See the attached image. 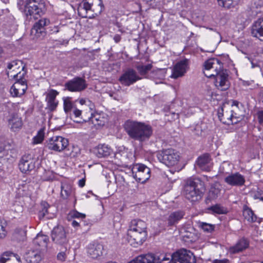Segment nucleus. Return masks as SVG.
I'll return each instance as SVG.
<instances>
[{"mask_svg":"<svg viewBox=\"0 0 263 263\" xmlns=\"http://www.w3.org/2000/svg\"><path fill=\"white\" fill-rule=\"evenodd\" d=\"M123 127L131 139L139 142L148 140L153 134L151 126L142 122L128 120Z\"/></svg>","mask_w":263,"mask_h":263,"instance_id":"1","label":"nucleus"},{"mask_svg":"<svg viewBox=\"0 0 263 263\" xmlns=\"http://www.w3.org/2000/svg\"><path fill=\"white\" fill-rule=\"evenodd\" d=\"M127 236L131 245L135 247L141 245L147 236L146 223L140 219L132 220L129 224Z\"/></svg>","mask_w":263,"mask_h":263,"instance_id":"2","label":"nucleus"},{"mask_svg":"<svg viewBox=\"0 0 263 263\" xmlns=\"http://www.w3.org/2000/svg\"><path fill=\"white\" fill-rule=\"evenodd\" d=\"M205 191L204 182L198 178L186 180L184 186L183 194L191 202L200 200Z\"/></svg>","mask_w":263,"mask_h":263,"instance_id":"3","label":"nucleus"},{"mask_svg":"<svg viewBox=\"0 0 263 263\" xmlns=\"http://www.w3.org/2000/svg\"><path fill=\"white\" fill-rule=\"evenodd\" d=\"M104 8L102 0H82L78 8L79 15L84 18H93L101 14Z\"/></svg>","mask_w":263,"mask_h":263,"instance_id":"4","label":"nucleus"},{"mask_svg":"<svg viewBox=\"0 0 263 263\" xmlns=\"http://www.w3.org/2000/svg\"><path fill=\"white\" fill-rule=\"evenodd\" d=\"M166 263H196V260L193 253L186 249L180 250L175 253L166 254Z\"/></svg>","mask_w":263,"mask_h":263,"instance_id":"5","label":"nucleus"},{"mask_svg":"<svg viewBox=\"0 0 263 263\" xmlns=\"http://www.w3.org/2000/svg\"><path fill=\"white\" fill-rule=\"evenodd\" d=\"M157 157L160 162L168 166L177 164L180 159L179 153L172 148L159 152L157 154Z\"/></svg>","mask_w":263,"mask_h":263,"instance_id":"6","label":"nucleus"},{"mask_svg":"<svg viewBox=\"0 0 263 263\" xmlns=\"http://www.w3.org/2000/svg\"><path fill=\"white\" fill-rule=\"evenodd\" d=\"M67 139L62 136H53L46 140L45 147L49 150L61 152L68 146Z\"/></svg>","mask_w":263,"mask_h":263,"instance_id":"7","label":"nucleus"},{"mask_svg":"<svg viewBox=\"0 0 263 263\" xmlns=\"http://www.w3.org/2000/svg\"><path fill=\"white\" fill-rule=\"evenodd\" d=\"M24 68L25 66L21 61H13L8 64L7 75L9 78L16 80L23 79L26 72H22L21 71H23Z\"/></svg>","mask_w":263,"mask_h":263,"instance_id":"8","label":"nucleus"},{"mask_svg":"<svg viewBox=\"0 0 263 263\" xmlns=\"http://www.w3.org/2000/svg\"><path fill=\"white\" fill-rule=\"evenodd\" d=\"M204 75L208 78L215 77V74L218 73L223 69L222 62L217 59H210L204 63Z\"/></svg>","mask_w":263,"mask_h":263,"instance_id":"9","label":"nucleus"},{"mask_svg":"<svg viewBox=\"0 0 263 263\" xmlns=\"http://www.w3.org/2000/svg\"><path fill=\"white\" fill-rule=\"evenodd\" d=\"M134 177L139 182H145L151 177V170L142 164H137L132 168Z\"/></svg>","mask_w":263,"mask_h":263,"instance_id":"10","label":"nucleus"},{"mask_svg":"<svg viewBox=\"0 0 263 263\" xmlns=\"http://www.w3.org/2000/svg\"><path fill=\"white\" fill-rule=\"evenodd\" d=\"M64 90L71 92H80L84 90L87 84L84 79L80 77H76L67 81L64 85Z\"/></svg>","mask_w":263,"mask_h":263,"instance_id":"11","label":"nucleus"},{"mask_svg":"<svg viewBox=\"0 0 263 263\" xmlns=\"http://www.w3.org/2000/svg\"><path fill=\"white\" fill-rule=\"evenodd\" d=\"M215 85L216 87L221 91L228 89L230 86V82L229 80V74L227 70L223 69L215 74Z\"/></svg>","mask_w":263,"mask_h":263,"instance_id":"12","label":"nucleus"},{"mask_svg":"<svg viewBox=\"0 0 263 263\" xmlns=\"http://www.w3.org/2000/svg\"><path fill=\"white\" fill-rule=\"evenodd\" d=\"M141 79L134 69L129 68L120 77L119 81L122 84L129 86Z\"/></svg>","mask_w":263,"mask_h":263,"instance_id":"13","label":"nucleus"},{"mask_svg":"<svg viewBox=\"0 0 263 263\" xmlns=\"http://www.w3.org/2000/svg\"><path fill=\"white\" fill-rule=\"evenodd\" d=\"M50 23L49 20L43 18L36 22L31 29V33L36 37H43L46 35L45 27Z\"/></svg>","mask_w":263,"mask_h":263,"instance_id":"14","label":"nucleus"},{"mask_svg":"<svg viewBox=\"0 0 263 263\" xmlns=\"http://www.w3.org/2000/svg\"><path fill=\"white\" fill-rule=\"evenodd\" d=\"M52 240L55 243L63 245L67 242V238L64 228L62 226L55 227L51 232Z\"/></svg>","mask_w":263,"mask_h":263,"instance_id":"15","label":"nucleus"},{"mask_svg":"<svg viewBox=\"0 0 263 263\" xmlns=\"http://www.w3.org/2000/svg\"><path fill=\"white\" fill-rule=\"evenodd\" d=\"M20 171L23 173H27L35 167L34 161L30 154L22 156L18 164Z\"/></svg>","mask_w":263,"mask_h":263,"instance_id":"16","label":"nucleus"},{"mask_svg":"<svg viewBox=\"0 0 263 263\" xmlns=\"http://www.w3.org/2000/svg\"><path fill=\"white\" fill-rule=\"evenodd\" d=\"M46 10V9L39 8L35 5L32 6L25 4L24 12L27 17H30V19L33 18L35 20L43 15L45 13Z\"/></svg>","mask_w":263,"mask_h":263,"instance_id":"17","label":"nucleus"},{"mask_svg":"<svg viewBox=\"0 0 263 263\" xmlns=\"http://www.w3.org/2000/svg\"><path fill=\"white\" fill-rule=\"evenodd\" d=\"M16 80L11 86L10 92L13 97H20L25 93L27 86L24 79Z\"/></svg>","mask_w":263,"mask_h":263,"instance_id":"18","label":"nucleus"},{"mask_svg":"<svg viewBox=\"0 0 263 263\" xmlns=\"http://www.w3.org/2000/svg\"><path fill=\"white\" fill-rule=\"evenodd\" d=\"M196 163L201 170L207 172L210 171L213 165L211 157L208 153L203 154L199 156Z\"/></svg>","mask_w":263,"mask_h":263,"instance_id":"19","label":"nucleus"},{"mask_svg":"<svg viewBox=\"0 0 263 263\" xmlns=\"http://www.w3.org/2000/svg\"><path fill=\"white\" fill-rule=\"evenodd\" d=\"M103 246L98 242L90 243L87 248L88 255L93 259H98L100 257L103 255Z\"/></svg>","mask_w":263,"mask_h":263,"instance_id":"20","label":"nucleus"},{"mask_svg":"<svg viewBox=\"0 0 263 263\" xmlns=\"http://www.w3.org/2000/svg\"><path fill=\"white\" fill-rule=\"evenodd\" d=\"M43 257L42 249L36 248L28 251L25 255V258L29 263H39Z\"/></svg>","mask_w":263,"mask_h":263,"instance_id":"21","label":"nucleus"},{"mask_svg":"<svg viewBox=\"0 0 263 263\" xmlns=\"http://www.w3.org/2000/svg\"><path fill=\"white\" fill-rule=\"evenodd\" d=\"M224 182L231 186H242L245 184L243 176L239 173H232L224 177Z\"/></svg>","mask_w":263,"mask_h":263,"instance_id":"22","label":"nucleus"},{"mask_svg":"<svg viewBox=\"0 0 263 263\" xmlns=\"http://www.w3.org/2000/svg\"><path fill=\"white\" fill-rule=\"evenodd\" d=\"M188 66V60L184 59L178 62L174 66L172 78L177 79L183 76L186 71Z\"/></svg>","mask_w":263,"mask_h":263,"instance_id":"23","label":"nucleus"},{"mask_svg":"<svg viewBox=\"0 0 263 263\" xmlns=\"http://www.w3.org/2000/svg\"><path fill=\"white\" fill-rule=\"evenodd\" d=\"M221 112L219 111L218 113V116L220 120L223 123L227 125L230 124H234L238 123V120H236L232 114L231 110L230 111H226L224 112L223 109L222 108L221 109Z\"/></svg>","mask_w":263,"mask_h":263,"instance_id":"24","label":"nucleus"},{"mask_svg":"<svg viewBox=\"0 0 263 263\" xmlns=\"http://www.w3.org/2000/svg\"><path fill=\"white\" fill-rule=\"evenodd\" d=\"M144 263H161L162 261H167L166 254L157 255L152 253L142 254Z\"/></svg>","mask_w":263,"mask_h":263,"instance_id":"25","label":"nucleus"},{"mask_svg":"<svg viewBox=\"0 0 263 263\" xmlns=\"http://www.w3.org/2000/svg\"><path fill=\"white\" fill-rule=\"evenodd\" d=\"M251 33L253 37L258 39L263 37V17L254 22L251 27Z\"/></svg>","mask_w":263,"mask_h":263,"instance_id":"26","label":"nucleus"},{"mask_svg":"<svg viewBox=\"0 0 263 263\" xmlns=\"http://www.w3.org/2000/svg\"><path fill=\"white\" fill-rule=\"evenodd\" d=\"M82 119L84 122L91 121L92 123L96 126H103L105 123V119L102 115L97 113L93 114L92 112H91L90 116H88L87 117H84V114Z\"/></svg>","mask_w":263,"mask_h":263,"instance_id":"27","label":"nucleus"},{"mask_svg":"<svg viewBox=\"0 0 263 263\" xmlns=\"http://www.w3.org/2000/svg\"><path fill=\"white\" fill-rule=\"evenodd\" d=\"M185 215L183 211L178 210L172 212L167 218L168 226H172L177 224Z\"/></svg>","mask_w":263,"mask_h":263,"instance_id":"28","label":"nucleus"},{"mask_svg":"<svg viewBox=\"0 0 263 263\" xmlns=\"http://www.w3.org/2000/svg\"><path fill=\"white\" fill-rule=\"evenodd\" d=\"M112 152L110 146L105 144H99L95 149V154L98 158L106 157Z\"/></svg>","mask_w":263,"mask_h":263,"instance_id":"29","label":"nucleus"},{"mask_svg":"<svg viewBox=\"0 0 263 263\" xmlns=\"http://www.w3.org/2000/svg\"><path fill=\"white\" fill-rule=\"evenodd\" d=\"M48 237L43 234H37L33 240V243L38 249L44 250L47 247Z\"/></svg>","mask_w":263,"mask_h":263,"instance_id":"30","label":"nucleus"},{"mask_svg":"<svg viewBox=\"0 0 263 263\" xmlns=\"http://www.w3.org/2000/svg\"><path fill=\"white\" fill-rule=\"evenodd\" d=\"M72 194L71 185L65 182H62L61 184V197L63 200H67Z\"/></svg>","mask_w":263,"mask_h":263,"instance_id":"31","label":"nucleus"},{"mask_svg":"<svg viewBox=\"0 0 263 263\" xmlns=\"http://www.w3.org/2000/svg\"><path fill=\"white\" fill-rule=\"evenodd\" d=\"M249 246L248 241L244 238L240 239L237 243L230 248V251L232 253H237L242 251Z\"/></svg>","mask_w":263,"mask_h":263,"instance_id":"32","label":"nucleus"},{"mask_svg":"<svg viewBox=\"0 0 263 263\" xmlns=\"http://www.w3.org/2000/svg\"><path fill=\"white\" fill-rule=\"evenodd\" d=\"M220 191V185L217 183L214 184L210 187L206 200H212L216 199L219 196Z\"/></svg>","mask_w":263,"mask_h":263,"instance_id":"33","label":"nucleus"},{"mask_svg":"<svg viewBox=\"0 0 263 263\" xmlns=\"http://www.w3.org/2000/svg\"><path fill=\"white\" fill-rule=\"evenodd\" d=\"M243 216L245 219L249 222L253 223L257 221V216L254 214L253 211L246 205L243 206Z\"/></svg>","mask_w":263,"mask_h":263,"instance_id":"34","label":"nucleus"},{"mask_svg":"<svg viewBox=\"0 0 263 263\" xmlns=\"http://www.w3.org/2000/svg\"><path fill=\"white\" fill-rule=\"evenodd\" d=\"M18 256L12 252H6L0 257V263H11V261H17Z\"/></svg>","mask_w":263,"mask_h":263,"instance_id":"35","label":"nucleus"},{"mask_svg":"<svg viewBox=\"0 0 263 263\" xmlns=\"http://www.w3.org/2000/svg\"><path fill=\"white\" fill-rule=\"evenodd\" d=\"M9 125L12 130L16 131L22 127V121L20 118L14 116L9 120Z\"/></svg>","mask_w":263,"mask_h":263,"instance_id":"36","label":"nucleus"},{"mask_svg":"<svg viewBox=\"0 0 263 263\" xmlns=\"http://www.w3.org/2000/svg\"><path fill=\"white\" fill-rule=\"evenodd\" d=\"M239 103L237 101H233L232 104V109L231 111L236 120L239 122L243 117V115L241 114V111L239 110Z\"/></svg>","mask_w":263,"mask_h":263,"instance_id":"37","label":"nucleus"},{"mask_svg":"<svg viewBox=\"0 0 263 263\" xmlns=\"http://www.w3.org/2000/svg\"><path fill=\"white\" fill-rule=\"evenodd\" d=\"M206 210L209 213L213 214H224L228 212L226 208L218 204L209 207Z\"/></svg>","mask_w":263,"mask_h":263,"instance_id":"38","label":"nucleus"},{"mask_svg":"<svg viewBox=\"0 0 263 263\" xmlns=\"http://www.w3.org/2000/svg\"><path fill=\"white\" fill-rule=\"evenodd\" d=\"M232 166L228 162H223L220 165L219 169V174L224 177L232 173Z\"/></svg>","mask_w":263,"mask_h":263,"instance_id":"39","label":"nucleus"},{"mask_svg":"<svg viewBox=\"0 0 263 263\" xmlns=\"http://www.w3.org/2000/svg\"><path fill=\"white\" fill-rule=\"evenodd\" d=\"M152 65L148 64L146 65H138L136 66L137 70L141 76H144L152 68Z\"/></svg>","mask_w":263,"mask_h":263,"instance_id":"40","label":"nucleus"},{"mask_svg":"<svg viewBox=\"0 0 263 263\" xmlns=\"http://www.w3.org/2000/svg\"><path fill=\"white\" fill-rule=\"evenodd\" d=\"M46 0H27L25 4L29 5H35V6L46 9Z\"/></svg>","mask_w":263,"mask_h":263,"instance_id":"41","label":"nucleus"},{"mask_svg":"<svg viewBox=\"0 0 263 263\" xmlns=\"http://www.w3.org/2000/svg\"><path fill=\"white\" fill-rule=\"evenodd\" d=\"M59 94V92L54 89H50L46 93V101H57L56 100L57 96Z\"/></svg>","mask_w":263,"mask_h":263,"instance_id":"42","label":"nucleus"},{"mask_svg":"<svg viewBox=\"0 0 263 263\" xmlns=\"http://www.w3.org/2000/svg\"><path fill=\"white\" fill-rule=\"evenodd\" d=\"M44 129L43 128L40 129L37 135L33 138V143L37 144L42 143L44 139Z\"/></svg>","mask_w":263,"mask_h":263,"instance_id":"43","label":"nucleus"},{"mask_svg":"<svg viewBox=\"0 0 263 263\" xmlns=\"http://www.w3.org/2000/svg\"><path fill=\"white\" fill-rule=\"evenodd\" d=\"M199 226L204 232L207 233L212 232L215 229V225L203 222H200L199 223Z\"/></svg>","mask_w":263,"mask_h":263,"instance_id":"44","label":"nucleus"},{"mask_svg":"<svg viewBox=\"0 0 263 263\" xmlns=\"http://www.w3.org/2000/svg\"><path fill=\"white\" fill-rule=\"evenodd\" d=\"M42 209L39 212V217L40 219L43 218L48 212L49 204L46 202H42L41 204Z\"/></svg>","mask_w":263,"mask_h":263,"instance_id":"45","label":"nucleus"},{"mask_svg":"<svg viewBox=\"0 0 263 263\" xmlns=\"http://www.w3.org/2000/svg\"><path fill=\"white\" fill-rule=\"evenodd\" d=\"M73 108V104L70 100V98L67 97L64 99V111L68 114Z\"/></svg>","mask_w":263,"mask_h":263,"instance_id":"46","label":"nucleus"},{"mask_svg":"<svg viewBox=\"0 0 263 263\" xmlns=\"http://www.w3.org/2000/svg\"><path fill=\"white\" fill-rule=\"evenodd\" d=\"M47 103L46 109L52 112L54 111L59 104L58 101H46Z\"/></svg>","mask_w":263,"mask_h":263,"instance_id":"47","label":"nucleus"},{"mask_svg":"<svg viewBox=\"0 0 263 263\" xmlns=\"http://www.w3.org/2000/svg\"><path fill=\"white\" fill-rule=\"evenodd\" d=\"M219 6L230 8L232 4L233 0H217Z\"/></svg>","mask_w":263,"mask_h":263,"instance_id":"48","label":"nucleus"},{"mask_svg":"<svg viewBox=\"0 0 263 263\" xmlns=\"http://www.w3.org/2000/svg\"><path fill=\"white\" fill-rule=\"evenodd\" d=\"M72 218L84 219L85 218L86 215L84 214L78 212L77 211H74L71 213Z\"/></svg>","mask_w":263,"mask_h":263,"instance_id":"49","label":"nucleus"},{"mask_svg":"<svg viewBox=\"0 0 263 263\" xmlns=\"http://www.w3.org/2000/svg\"><path fill=\"white\" fill-rule=\"evenodd\" d=\"M143 257L142 254L140 255L128 263H144Z\"/></svg>","mask_w":263,"mask_h":263,"instance_id":"50","label":"nucleus"},{"mask_svg":"<svg viewBox=\"0 0 263 263\" xmlns=\"http://www.w3.org/2000/svg\"><path fill=\"white\" fill-rule=\"evenodd\" d=\"M8 154V151L2 145L0 146V158H3Z\"/></svg>","mask_w":263,"mask_h":263,"instance_id":"51","label":"nucleus"},{"mask_svg":"<svg viewBox=\"0 0 263 263\" xmlns=\"http://www.w3.org/2000/svg\"><path fill=\"white\" fill-rule=\"evenodd\" d=\"M57 258L61 261H64L66 258V254L64 252H60L57 255Z\"/></svg>","mask_w":263,"mask_h":263,"instance_id":"52","label":"nucleus"},{"mask_svg":"<svg viewBox=\"0 0 263 263\" xmlns=\"http://www.w3.org/2000/svg\"><path fill=\"white\" fill-rule=\"evenodd\" d=\"M255 199H258L263 201V193L261 192H257L254 196Z\"/></svg>","mask_w":263,"mask_h":263,"instance_id":"53","label":"nucleus"},{"mask_svg":"<svg viewBox=\"0 0 263 263\" xmlns=\"http://www.w3.org/2000/svg\"><path fill=\"white\" fill-rule=\"evenodd\" d=\"M212 263H230V261L228 259H215Z\"/></svg>","mask_w":263,"mask_h":263,"instance_id":"54","label":"nucleus"},{"mask_svg":"<svg viewBox=\"0 0 263 263\" xmlns=\"http://www.w3.org/2000/svg\"><path fill=\"white\" fill-rule=\"evenodd\" d=\"M258 119L260 124H263V111H260L257 113Z\"/></svg>","mask_w":263,"mask_h":263,"instance_id":"55","label":"nucleus"},{"mask_svg":"<svg viewBox=\"0 0 263 263\" xmlns=\"http://www.w3.org/2000/svg\"><path fill=\"white\" fill-rule=\"evenodd\" d=\"M73 112L76 117H79L81 115V114H82L81 110H80L77 108H74Z\"/></svg>","mask_w":263,"mask_h":263,"instance_id":"56","label":"nucleus"},{"mask_svg":"<svg viewBox=\"0 0 263 263\" xmlns=\"http://www.w3.org/2000/svg\"><path fill=\"white\" fill-rule=\"evenodd\" d=\"M80 221H78L77 220H73L72 221L71 224L73 227H78L79 226Z\"/></svg>","mask_w":263,"mask_h":263,"instance_id":"57","label":"nucleus"},{"mask_svg":"<svg viewBox=\"0 0 263 263\" xmlns=\"http://www.w3.org/2000/svg\"><path fill=\"white\" fill-rule=\"evenodd\" d=\"M85 181L84 179L79 180V185L80 187H83L85 185Z\"/></svg>","mask_w":263,"mask_h":263,"instance_id":"58","label":"nucleus"},{"mask_svg":"<svg viewBox=\"0 0 263 263\" xmlns=\"http://www.w3.org/2000/svg\"><path fill=\"white\" fill-rule=\"evenodd\" d=\"M114 40L116 42L118 43L120 41V36L119 35H116L114 37Z\"/></svg>","mask_w":263,"mask_h":263,"instance_id":"59","label":"nucleus"},{"mask_svg":"<svg viewBox=\"0 0 263 263\" xmlns=\"http://www.w3.org/2000/svg\"><path fill=\"white\" fill-rule=\"evenodd\" d=\"M11 263H21L20 257L18 256L17 261H11Z\"/></svg>","mask_w":263,"mask_h":263,"instance_id":"60","label":"nucleus"},{"mask_svg":"<svg viewBox=\"0 0 263 263\" xmlns=\"http://www.w3.org/2000/svg\"><path fill=\"white\" fill-rule=\"evenodd\" d=\"M173 115H174V116H176V118H177V119H178V118H179V115H178V114H176L175 112H173Z\"/></svg>","mask_w":263,"mask_h":263,"instance_id":"61","label":"nucleus"},{"mask_svg":"<svg viewBox=\"0 0 263 263\" xmlns=\"http://www.w3.org/2000/svg\"><path fill=\"white\" fill-rule=\"evenodd\" d=\"M3 50L1 47H0V57L1 56V54L2 53Z\"/></svg>","mask_w":263,"mask_h":263,"instance_id":"62","label":"nucleus"},{"mask_svg":"<svg viewBox=\"0 0 263 263\" xmlns=\"http://www.w3.org/2000/svg\"><path fill=\"white\" fill-rule=\"evenodd\" d=\"M251 64H252V68L255 67V65H254V64L253 63V62H251Z\"/></svg>","mask_w":263,"mask_h":263,"instance_id":"63","label":"nucleus"},{"mask_svg":"<svg viewBox=\"0 0 263 263\" xmlns=\"http://www.w3.org/2000/svg\"><path fill=\"white\" fill-rule=\"evenodd\" d=\"M76 122H81V121H77Z\"/></svg>","mask_w":263,"mask_h":263,"instance_id":"64","label":"nucleus"}]
</instances>
